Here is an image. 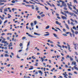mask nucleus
Instances as JSON below:
<instances>
[{
	"label": "nucleus",
	"mask_w": 78,
	"mask_h": 78,
	"mask_svg": "<svg viewBox=\"0 0 78 78\" xmlns=\"http://www.w3.org/2000/svg\"><path fill=\"white\" fill-rule=\"evenodd\" d=\"M67 5L68 6V7L69 8L70 10H71V11H72L73 9L71 7H70V6H72V7H73V6L72 5V4H69V3H67Z\"/></svg>",
	"instance_id": "f257e3e1"
},
{
	"label": "nucleus",
	"mask_w": 78,
	"mask_h": 78,
	"mask_svg": "<svg viewBox=\"0 0 78 78\" xmlns=\"http://www.w3.org/2000/svg\"><path fill=\"white\" fill-rule=\"evenodd\" d=\"M67 45L69 51V52H71V51H72V50H70V45H69V44L68 43L67 44Z\"/></svg>",
	"instance_id": "f03ea898"
},
{
	"label": "nucleus",
	"mask_w": 78,
	"mask_h": 78,
	"mask_svg": "<svg viewBox=\"0 0 78 78\" xmlns=\"http://www.w3.org/2000/svg\"><path fill=\"white\" fill-rule=\"evenodd\" d=\"M62 6H65V7H66V4L64 2H62Z\"/></svg>",
	"instance_id": "7ed1b4c3"
},
{
	"label": "nucleus",
	"mask_w": 78,
	"mask_h": 78,
	"mask_svg": "<svg viewBox=\"0 0 78 78\" xmlns=\"http://www.w3.org/2000/svg\"><path fill=\"white\" fill-rule=\"evenodd\" d=\"M53 35L55 37H56V39H59V38L58 37H57L58 36L57 35H56V34H53Z\"/></svg>",
	"instance_id": "20e7f679"
},
{
	"label": "nucleus",
	"mask_w": 78,
	"mask_h": 78,
	"mask_svg": "<svg viewBox=\"0 0 78 78\" xmlns=\"http://www.w3.org/2000/svg\"><path fill=\"white\" fill-rule=\"evenodd\" d=\"M22 5H25V6H26L27 7H30V5H25V3H22Z\"/></svg>",
	"instance_id": "39448f33"
},
{
	"label": "nucleus",
	"mask_w": 78,
	"mask_h": 78,
	"mask_svg": "<svg viewBox=\"0 0 78 78\" xmlns=\"http://www.w3.org/2000/svg\"><path fill=\"white\" fill-rule=\"evenodd\" d=\"M65 26H66V28H67L68 30H69L70 29L69 27V26H68V25H67V24L65 23Z\"/></svg>",
	"instance_id": "423d86ee"
},
{
	"label": "nucleus",
	"mask_w": 78,
	"mask_h": 78,
	"mask_svg": "<svg viewBox=\"0 0 78 78\" xmlns=\"http://www.w3.org/2000/svg\"><path fill=\"white\" fill-rule=\"evenodd\" d=\"M6 0H0V3H2V2H4L5 3H6Z\"/></svg>",
	"instance_id": "0eeeda50"
},
{
	"label": "nucleus",
	"mask_w": 78,
	"mask_h": 78,
	"mask_svg": "<svg viewBox=\"0 0 78 78\" xmlns=\"http://www.w3.org/2000/svg\"><path fill=\"white\" fill-rule=\"evenodd\" d=\"M62 18L63 20H64V19H65L66 20H67V18L66 17V16H62Z\"/></svg>",
	"instance_id": "6e6552de"
},
{
	"label": "nucleus",
	"mask_w": 78,
	"mask_h": 78,
	"mask_svg": "<svg viewBox=\"0 0 78 78\" xmlns=\"http://www.w3.org/2000/svg\"><path fill=\"white\" fill-rule=\"evenodd\" d=\"M30 68L29 69V70H33V66H30Z\"/></svg>",
	"instance_id": "1a4fd4ad"
},
{
	"label": "nucleus",
	"mask_w": 78,
	"mask_h": 78,
	"mask_svg": "<svg viewBox=\"0 0 78 78\" xmlns=\"http://www.w3.org/2000/svg\"><path fill=\"white\" fill-rule=\"evenodd\" d=\"M12 46V42H11L10 44L9 45L8 47H11Z\"/></svg>",
	"instance_id": "9d476101"
},
{
	"label": "nucleus",
	"mask_w": 78,
	"mask_h": 78,
	"mask_svg": "<svg viewBox=\"0 0 78 78\" xmlns=\"http://www.w3.org/2000/svg\"><path fill=\"white\" fill-rule=\"evenodd\" d=\"M68 14H70V15L71 16H73V14L72 13H71V12H69L68 13Z\"/></svg>",
	"instance_id": "9b49d317"
},
{
	"label": "nucleus",
	"mask_w": 78,
	"mask_h": 78,
	"mask_svg": "<svg viewBox=\"0 0 78 78\" xmlns=\"http://www.w3.org/2000/svg\"><path fill=\"white\" fill-rule=\"evenodd\" d=\"M73 68L74 69H76V70H78V68L77 67H75V66H74Z\"/></svg>",
	"instance_id": "f8f14e48"
},
{
	"label": "nucleus",
	"mask_w": 78,
	"mask_h": 78,
	"mask_svg": "<svg viewBox=\"0 0 78 78\" xmlns=\"http://www.w3.org/2000/svg\"><path fill=\"white\" fill-rule=\"evenodd\" d=\"M28 36H29L30 37H34L33 36L29 34L28 35Z\"/></svg>",
	"instance_id": "ddd939ff"
},
{
	"label": "nucleus",
	"mask_w": 78,
	"mask_h": 78,
	"mask_svg": "<svg viewBox=\"0 0 78 78\" xmlns=\"http://www.w3.org/2000/svg\"><path fill=\"white\" fill-rule=\"evenodd\" d=\"M38 72L39 73H41V74H43V73L42 72V71L41 70H39Z\"/></svg>",
	"instance_id": "4468645a"
},
{
	"label": "nucleus",
	"mask_w": 78,
	"mask_h": 78,
	"mask_svg": "<svg viewBox=\"0 0 78 78\" xmlns=\"http://www.w3.org/2000/svg\"><path fill=\"white\" fill-rule=\"evenodd\" d=\"M75 59H76V61H77V62H78V59L77 58V57H76V56H75Z\"/></svg>",
	"instance_id": "2eb2a0df"
},
{
	"label": "nucleus",
	"mask_w": 78,
	"mask_h": 78,
	"mask_svg": "<svg viewBox=\"0 0 78 78\" xmlns=\"http://www.w3.org/2000/svg\"><path fill=\"white\" fill-rule=\"evenodd\" d=\"M69 58L70 59V60L71 61H73V59L72 58L71 56H70L69 57Z\"/></svg>",
	"instance_id": "dca6fc26"
},
{
	"label": "nucleus",
	"mask_w": 78,
	"mask_h": 78,
	"mask_svg": "<svg viewBox=\"0 0 78 78\" xmlns=\"http://www.w3.org/2000/svg\"><path fill=\"white\" fill-rule=\"evenodd\" d=\"M49 35H50V34H47L44 35V36H49Z\"/></svg>",
	"instance_id": "f3484780"
},
{
	"label": "nucleus",
	"mask_w": 78,
	"mask_h": 78,
	"mask_svg": "<svg viewBox=\"0 0 78 78\" xmlns=\"http://www.w3.org/2000/svg\"><path fill=\"white\" fill-rule=\"evenodd\" d=\"M4 56L5 57H9V55L7 54H5Z\"/></svg>",
	"instance_id": "a211bd4d"
},
{
	"label": "nucleus",
	"mask_w": 78,
	"mask_h": 78,
	"mask_svg": "<svg viewBox=\"0 0 78 78\" xmlns=\"http://www.w3.org/2000/svg\"><path fill=\"white\" fill-rule=\"evenodd\" d=\"M71 30L73 33H75V32H74V31L73 30V29H72V28H71Z\"/></svg>",
	"instance_id": "6ab92c4d"
},
{
	"label": "nucleus",
	"mask_w": 78,
	"mask_h": 78,
	"mask_svg": "<svg viewBox=\"0 0 78 78\" xmlns=\"http://www.w3.org/2000/svg\"><path fill=\"white\" fill-rule=\"evenodd\" d=\"M0 18L2 19V20H4V18L3 17L1 16L0 15Z\"/></svg>",
	"instance_id": "aec40b11"
},
{
	"label": "nucleus",
	"mask_w": 78,
	"mask_h": 78,
	"mask_svg": "<svg viewBox=\"0 0 78 78\" xmlns=\"http://www.w3.org/2000/svg\"><path fill=\"white\" fill-rule=\"evenodd\" d=\"M30 25L32 27H33V26H34V24H33V23H30Z\"/></svg>",
	"instance_id": "412c9836"
},
{
	"label": "nucleus",
	"mask_w": 78,
	"mask_h": 78,
	"mask_svg": "<svg viewBox=\"0 0 78 78\" xmlns=\"http://www.w3.org/2000/svg\"><path fill=\"white\" fill-rule=\"evenodd\" d=\"M50 28V26H48L46 27V29H48Z\"/></svg>",
	"instance_id": "4be33fe9"
},
{
	"label": "nucleus",
	"mask_w": 78,
	"mask_h": 78,
	"mask_svg": "<svg viewBox=\"0 0 78 78\" xmlns=\"http://www.w3.org/2000/svg\"><path fill=\"white\" fill-rule=\"evenodd\" d=\"M34 25H36V24L37 23V22L36 21H34Z\"/></svg>",
	"instance_id": "5701e85b"
},
{
	"label": "nucleus",
	"mask_w": 78,
	"mask_h": 78,
	"mask_svg": "<svg viewBox=\"0 0 78 78\" xmlns=\"http://www.w3.org/2000/svg\"><path fill=\"white\" fill-rule=\"evenodd\" d=\"M8 9V8H6V9H5L4 10V11H5L6 12H8V9Z\"/></svg>",
	"instance_id": "b1692460"
},
{
	"label": "nucleus",
	"mask_w": 78,
	"mask_h": 78,
	"mask_svg": "<svg viewBox=\"0 0 78 78\" xmlns=\"http://www.w3.org/2000/svg\"><path fill=\"white\" fill-rule=\"evenodd\" d=\"M4 44H6L7 45H8L9 44V43L8 42H7V41H5L4 42Z\"/></svg>",
	"instance_id": "393cba45"
},
{
	"label": "nucleus",
	"mask_w": 78,
	"mask_h": 78,
	"mask_svg": "<svg viewBox=\"0 0 78 78\" xmlns=\"http://www.w3.org/2000/svg\"><path fill=\"white\" fill-rule=\"evenodd\" d=\"M73 9H74L75 10H76V7H75V5H73Z\"/></svg>",
	"instance_id": "a878e982"
},
{
	"label": "nucleus",
	"mask_w": 78,
	"mask_h": 78,
	"mask_svg": "<svg viewBox=\"0 0 78 78\" xmlns=\"http://www.w3.org/2000/svg\"><path fill=\"white\" fill-rule=\"evenodd\" d=\"M30 42L29 41L28 43V44H27V47H28V46L30 45Z\"/></svg>",
	"instance_id": "bb28decb"
},
{
	"label": "nucleus",
	"mask_w": 78,
	"mask_h": 78,
	"mask_svg": "<svg viewBox=\"0 0 78 78\" xmlns=\"http://www.w3.org/2000/svg\"><path fill=\"white\" fill-rule=\"evenodd\" d=\"M70 24L71 25H73V26H74V23H73L71 22L70 23Z\"/></svg>",
	"instance_id": "cd10ccee"
},
{
	"label": "nucleus",
	"mask_w": 78,
	"mask_h": 78,
	"mask_svg": "<svg viewBox=\"0 0 78 78\" xmlns=\"http://www.w3.org/2000/svg\"><path fill=\"white\" fill-rule=\"evenodd\" d=\"M74 3H78V2L76 0H74Z\"/></svg>",
	"instance_id": "c85d7f7f"
},
{
	"label": "nucleus",
	"mask_w": 78,
	"mask_h": 78,
	"mask_svg": "<svg viewBox=\"0 0 78 78\" xmlns=\"http://www.w3.org/2000/svg\"><path fill=\"white\" fill-rule=\"evenodd\" d=\"M37 18L39 19H41V16H37Z\"/></svg>",
	"instance_id": "c756f323"
},
{
	"label": "nucleus",
	"mask_w": 78,
	"mask_h": 78,
	"mask_svg": "<svg viewBox=\"0 0 78 78\" xmlns=\"http://www.w3.org/2000/svg\"><path fill=\"white\" fill-rule=\"evenodd\" d=\"M26 39V37H23L22 38V40H24V39Z\"/></svg>",
	"instance_id": "7c9ffc66"
},
{
	"label": "nucleus",
	"mask_w": 78,
	"mask_h": 78,
	"mask_svg": "<svg viewBox=\"0 0 78 78\" xmlns=\"http://www.w3.org/2000/svg\"><path fill=\"white\" fill-rule=\"evenodd\" d=\"M35 9L36 11H38L39 10V7H37L36 9Z\"/></svg>",
	"instance_id": "2f4dec72"
},
{
	"label": "nucleus",
	"mask_w": 78,
	"mask_h": 78,
	"mask_svg": "<svg viewBox=\"0 0 78 78\" xmlns=\"http://www.w3.org/2000/svg\"><path fill=\"white\" fill-rule=\"evenodd\" d=\"M15 1L14 0H13L12 1V3H15Z\"/></svg>",
	"instance_id": "473e14b6"
},
{
	"label": "nucleus",
	"mask_w": 78,
	"mask_h": 78,
	"mask_svg": "<svg viewBox=\"0 0 78 78\" xmlns=\"http://www.w3.org/2000/svg\"><path fill=\"white\" fill-rule=\"evenodd\" d=\"M45 16V15L44 14H42L41 16V17H44Z\"/></svg>",
	"instance_id": "72a5a7b5"
},
{
	"label": "nucleus",
	"mask_w": 78,
	"mask_h": 78,
	"mask_svg": "<svg viewBox=\"0 0 78 78\" xmlns=\"http://www.w3.org/2000/svg\"><path fill=\"white\" fill-rule=\"evenodd\" d=\"M64 9V10H67V8H66V7H65L63 8Z\"/></svg>",
	"instance_id": "f704fd0d"
},
{
	"label": "nucleus",
	"mask_w": 78,
	"mask_h": 78,
	"mask_svg": "<svg viewBox=\"0 0 78 78\" xmlns=\"http://www.w3.org/2000/svg\"><path fill=\"white\" fill-rule=\"evenodd\" d=\"M32 58H33V59H36V58L34 57V56H33L32 57Z\"/></svg>",
	"instance_id": "c9c22d12"
},
{
	"label": "nucleus",
	"mask_w": 78,
	"mask_h": 78,
	"mask_svg": "<svg viewBox=\"0 0 78 78\" xmlns=\"http://www.w3.org/2000/svg\"><path fill=\"white\" fill-rule=\"evenodd\" d=\"M56 29H57V30H59V31H61V29H60L58 28V27H56L55 28Z\"/></svg>",
	"instance_id": "e433bc0d"
},
{
	"label": "nucleus",
	"mask_w": 78,
	"mask_h": 78,
	"mask_svg": "<svg viewBox=\"0 0 78 78\" xmlns=\"http://www.w3.org/2000/svg\"><path fill=\"white\" fill-rule=\"evenodd\" d=\"M2 21L1 20H0V25H2Z\"/></svg>",
	"instance_id": "4c0bfd02"
},
{
	"label": "nucleus",
	"mask_w": 78,
	"mask_h": 78,
	"mask_svg": "<svg viewBox=\"0 0 78 78\" xmlns=\"http://www.w3.org/2000/svg\"><path fill=\"white\" fill-rule=\"evenodd\" d=\"M68 24L69 25H70V20H68Z\"/></svg>",
	"instance_id": "58836bf2"
},
{
	"label": "nucleus",
	"mask_w": 78,
	"mask_h": 78,
	"mask_svg": "<svg viewBox=\"0 0 78 78\" xmlns=\"http://www.w3.org/2000/svg\"><path fill=\"white\" fill-rule=\"evenodd\" d=\"M63 36H67V35L65 34H63Z\"/></svg>",
	"instance_id": "ea45409f"
},
{
	"label": "nucleus",
	"mask_w": 78,
	"mask_h": 78,
	"mask_svg": "<svg viewBox=\"0 0 78 78\" xmlns=\"http://www.w3.org/2000/svg\"><path fill=\"white\" fill-rule=\"evenodd\" d=\"M4 13V14H5V15H7V13L5 11H4L3 12Z\"/></svg>",
	"instance_id": "a19ab883"
},
{
	"label": "nucleus",
	"mask_w": 78,
	"mask_h": 78,
	"mask_svg": "<svg viewBox=\"0 0 78 78\" xmlns=\"http://www.w3.org/2000/svg\"><path fill=\"white\" fill-rule=\"evenodd\" d=\"M45 8L46 9H47V10H48V8L46 7V6H45Z\"/></svg>",
	"instance_id": "79ce46f5"
},
{
	"label": "nucleus",
	"mask_w": 78,
	"mask_h": 78,
	"mask_svg": "<svg viewBox=\"0 0 78 78\" xmlns=\"http://www.w3.org/2000/svg\"><path fill=\"white\" fill-rule=\"evenodd\" d=\"M29 2H30V3L31 4H34V5H35V3H33V2H31V1H29Z\"/></svg>",
	"instance_id": "37998d69"
},
{
	"label": "nucleus",
	"mask_w": 78,
	"mask_h": 78,
	"mask_svg": "<svg viewBox=\"0 0 78 78\" xmlns=\"http://www.w3.org/2000/svg\"><path fill=\"white\" fill-rule=\"evenodd\" d=\"M11 17V16L9 15L8 17V19H10V17Z\"/></svg>",
	"instance_id": "c03bdc74"
},
{
	"label": "nucleus",
	"mask_w": 78,
	"mask_h": 78,
	"mask_svg": "<svg viewBox=\"0 0 78 78\" xmlns=\"http://www.w3.org/2000/svg\"><path fill=\"white\" fill-rule=\"evenodd\" d=\"M57 45H58V46L59 47H60V48H62V46H60V45H59V44H57Z\"/></svg>",
	"instance_id": "a18cd8bd"
},
{
	"label": "nucleus",
	"mask_w": 78,
	"mask_h": 78,
	"mask_svg": "<svg viewBox=\"0 0 78 78\" xmlns=\"http://www.w3.org/2000/svg\"><path fill=\"white\" fill-rule=\"evenodd\" d=\"M68 75H73V74H72V73H69Z\"/></svg>",
	"instance_id": "49530a36"
},
{
	"label": "nucleus",
	"mask_w": 78,
	"mask_h": 78,
	"mask_svg": "<svg viewBox=\"0 0 78 78\" xmlns=\"http://www.w3.org/2000/svg\"><path fill=\"white\" fill-rule=\"evenodd\" d=\"M70 58V56H69V55H67L66 56V58Z\"/></svg>",
	"instance_id": "de8ad7c7"
},
{
	"label": "nucleus",
	"mask_w": 78,
	"mask_h": 78,
	"mask_svg": "<svg viewBox=\"0 0 78 78\" xmlns=\"http://www.w3.org/2000/svg\"><path fill=\"white\" fill-rule=\"evenodd\" d=\"M52 6H53V7H54V8H56L55 5L54 4H52Z\"/></svg>",
	"instance_id": "09e8293b"
},
{
	"label": "nucleus",
	"mask_w": 78,
	"mask_h": 78,
	"mask_svg": "<svg viewBox=\"0 0 78 78\" xmlns=\"http://www.w3.org/2000/svg\"><path fill=\"white\" fill-rule=\"evenodd\" d=\"M44 13L43 12H41L39 14V15H41V14H42Z\"/></svg>",
	"instance_id": "8fccbe9b"
},
{
	"label": "nucleus",
	"mask_w": 78,
	"mask_h": 78,
	"mask_svg": "<svg viewBox=\"0 0 78 78\" xmlns=\"http://www.w3.org/2000/svg\"><path fill=\"white\" fill-rule=\"evenodd\" d=\"M9 34H10V35H12V34L11 33H8L7 34V35H9Z\"/></svg>",
	"instance_id": "3c124183"
},
{
	"label": "nucleus",
	"mask_w": 78,
	"mask_h": 78,
	"mask_svg": "<svg viewBox=\"0 0 78 78\" xmlns=\"http://www.w3.org/2000/svg\"><path fill=\"white\" fill-rule=\"evenodd\" d=\"M55 23H56V24H57V25H58L59 23V22H58V21H56Z\"/></svg>",
	"instance_id": "603ef678"
},
{
	"label": "nucleus",
	"mask_w": 78,
	"mask_h": 78,
	"mask_svg": "<svg viewBox=\"0 0 78 78\" xmlns=\"http://www.w3.org/2000/svg\"><path fill=\"white\" fill-rule=\"evenodd\" d=\"M4 4H5V3H0V5H4Z\"/></svg>",
	"instance_id": "864d4df0"
},
{
	"label": "nucleus",
	"mask_w": 78,
	"mask_h": 78,
	"mask_svg": "<svg viewBox=\"0 0 78 78\" xmlns=\"http://www.w3.org/2000/svg\"><path fill=\"white\" fill-rule=\"evenodd\" d=\"M48 5H49V6H50L51 7L52 6V5H51V4H50V3H48Z\"/></svg>",
	"instance_id": "5fc2aeb1"
},
{
	"label": "nucleus",
	"mask_w": 78,
	"mask_h": 78,
	"mask_svg": "<svg viewBox=\"0 0 78 78\" xmlns=\"http://www.w3.org/2000/svg\"><path fill=\"white\" fill-rule=\"evenodd\" d=\"M63 30L64 32H66V29H63Z\"/></svg>",
	"instance_id": "6e6d98bb"
},
{
	"label": "nucleus",
	"mask_w": 78,
	"mask_h": 78,
	"mask_svg": "<svg viewBox=\"0 0 78 78\" xmlns=\"http://www.w3.org/2000/svg\"><path fill=\"white\" fill-rule=\"evenodd\" d=\"M20 47H22V43H21L20 44Z\"/></svg>",
	"instance_id": "4d7b16f0"
},
{
	"label": "nucleus",
	"mask_w": 78,
	"mask_h": 78,
	"mask_svg": "<svg viewBox=\"0 0 78 78\" xmlns=\"http://www.w3.org/2000/svg\"><path fill=\"white\" fill-rule=\"evenodd\" d=\"M74 13H75V14H77V15H78V12H76V11L74 12Z\"/></svg>",
	"instance_id": "13d9d810"
},
{
	"label": "nucleus",
	"mask_w": 78,
	"mask_h": 78,
	"mask_svg": "<svg viewBox=\"0 0 78 78\" xmlns=\"http://www.w3.org/2000/svg\"><path fill=\"white\" fill-rule=\"evenodd\" d=\"M70 37H72V34L71 33H70Z\"/></svg>",
	"instance_id": "bf43d9fd"
},
{
	"label": "nucleus",
	"mask_w": 78,
	"mask_h": 78,
	"mask_svg": "<svg viewBox=\"0 0 78 78\" xmlns=\"http://www.w3.org/2000/svg\"><path fill=\"white\" fill-rule=\"evenodd\" d=\"M70 20H71V21L72 22H74V20H73V19H71Z\"/></svg>",
	"instance_id": "052dcab7"
},
{
	"label": "nucleus",
	"mask_w": 78,
	"mask_h": 78,
	"mask_svg": "<svg viewBox=\"0 0 78 78\" xmlns=\"http://www.w3.org/2000/svg\"><path fill=\"white\" fill-rule=\"evenodd\" d=\"M16 58H20V57H19V55H17V56H16Z\"/></svg>",
	"instance_id": "680f3d73"
},
{
	"label": "nucleus",
	"mask_w": 78,
	"mask_h": 78,
	"mask_svg": "<svg viewBox=\"0 0 78 78\" xmlns=\"http://www.w3.org/2000/svg\"><path fill=\"white\" fill-rule=\"evenodd\" d=\"M7 22H8V21H7V20L5 21L4 23H6Z\"/></svg>",
	"instance_id": "e2e57ef3"
},
{
	"label": "nucleus",
	"mask_w": 78,
	"mask_h": 78,
	"mask_svg": "<svg viewBox=\"0 0 78 78\" xmlns=\"http://www.w3.org/2000/svg\"><path fill=\"white\" fill-rule=\"evenodd\" d=\"M61 13L63 14V15H64V12H63L61 11Z\"/></svg>",
	"instance_id": "0e129e2a"
},
{
	"label": "nucleus",
	"mask_w": 78,
	"mask_h": 78,
	"mask_svg": "<svg viewBox=\"0 0 78 78\" xmlns=\"http://www.w3.org/2000/svg\"><path fill=\"white\" fill-rule=\"evenodd\" d=\"M68 71H71V69H68Z\"/></svg>",
	"instance_id": "69168bd1"
},
{
	"label": "nucleus",
	"mask_w": 78,
	"mask_h": 78,
	"mask_svg": "<svg viewBox=\"0 0 78 78\" xmlns=\"http://www.w3.org/2000/svg\"><path fill=\"white\" fill-rule=\"evenodd\" d=\"M78 34V32L77 31H76L75 32V34Z\"/></svg>",
	"instance_id": "338daca9"
},
{
	"label": "nucleus",
	"mask_w": 78,
	"mask_h": 78,
	"mask_svg": "<svg viewBox=\"0 0 78 78\" xmlns=\"http://www.w3.org/2000/svg\"><path fill=\"white\" fill-rule=\"evenodd\" d=\"M8 51H5V53H8Z\"/></svg>",
	"instance_id": "774afa93"
}]
</instances>
